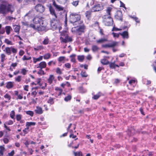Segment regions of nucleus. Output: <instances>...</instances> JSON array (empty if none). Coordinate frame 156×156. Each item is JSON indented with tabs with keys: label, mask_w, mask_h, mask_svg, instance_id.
I'll return each mask as SVG.
<instances>
[{
	"label": "nucleus",
	"mask_w": 156,
	"mask_h": 156,
	"mask_svg": "<svg viewBox=\"0 0 156 156\" xmlns=\"http://www.w3.org/2000/svg\"><path fill=\"white\" fill-rule=\"evenodd\" d=\"M112 34H113L114 37H118L119 36V34H116L114 32H113L112 33Z\"/></svg>",
	"instance_id": "obj_54"
},
{
	"label": "nucleus",
	"mask_w": 156,
	"mask_h": 156,
	"mask_svg": "<svg viewBox=\"0 0 156 156\" xmlns=\"http://www.w3.org/2000/svg\"><path fill=\"white\" fill-rule=\"evenodd\" d=\"M91 11L90 10L87 11L85 13L86 16L88 19H89L91 16Z\"/></svg>",
	"instance_id": "obj_21"
},
{
	"label": "nucleus",
	"mask_w": 156,
	"mask_h": 156,
	"mask_svg": "<svg viewBox=\"0 0 156 156\" xmlns=\"http://www.w3.org/2000/svg\"><path fill=\"white\" fill-rule=\"evenodd\" d=\"M101 63L104 65H106L109 63V61L105 59H101Z\"/></svg>",
	"instance_id": "obj_23"
},
{
	"label": "nucleus",
	"mask_w": 156,
	"mask_h": 156,
	"mask_svg": "<svg viewBox=\"0 0 156 156\" xmlns=\"http://www.w3.org/2000/svg\"><path fill=\"white\" fill-rule=\"evenodd\" d=\"M51 14L54 16L55 18L52 19L50 22V24L52 29L53 30H58L61 33V36L60 39L61 42L66 43L67 42L72 41L71 37H69L66 31H64L62 32H60V30L62 29L60 23L55 19L57 18V14L55 10H50Z\"/></svg>",
	"instance_id": "obj_1"
},
{
	"label": "nucleus",
	"mask_w": 156,
	"mask_h": 156,
	"mask_svg": "<svg viewBox=\"0 0 156 156\" xmlns=\"http://www.w3.org/2000/svg\"><path fill=\"white\" fill-rule=\"evenodd\" d=\"M109 66L112 68H115V64L114 63H110Z\"/></svg>",
	"instance_id": "obj_52"
},
{
	"label": "nucleus",
	"mask_w": 156,
	"mask_h": 156,
	"mask_svg": "<svg viewBox=\"0 0 156 156\" xmlns=\"http://www.w3.org/2000/svg\"><path fill=\"white\" fill-rule=\"evenodd\" d=\"M101 95V94L100 92H99L97 94L94 95L92 98L94 99L97 100L100 97Z\"/></svg>",
	"instance_id": "obj_26"
},
{
	"label": "nucleus",
	"mask_w": 156,
	"mask_h": 156,
	"mask_svg": "<svg viewBox=\"0 0 156 156\" xmlns=\"http://www.w3.org/2000/svg\"><path fill=\"white\" fill-rule=\"evenodd\" d=\"M76 56V55L73 54L70 56V57L71 58V61L73 62H76V59L75 57Z\"/></svg>",
	"instance_id": "obj_27"
},
{
	"label": "nucleus",
	"mask_w": 156,
	"mask_h": 156,
	"mask_svg": "<svg viewBox=\"0 0 156 156\" xmlns=\"http://www.w3.org/2000/svg\"><path fill=\"white\" fill-rule=\"evenodd\" d=\"M33 16V13L32 11H30L28 13L25 15V17L28 16L29 17H31Z\"/></svg>",
	"instance_id": "obj_31"
},
{
	"label": "nucleus",
	"mask_w": 156,
	"mask_h": 156,
	"mask_svg": "<svg viewBox=\"0 0 156 156\" xmlns=\"http://www.w3.org/2000/svg\"><path fill=\"white\" fill-rule=\"evenodd\" d=\"M65 66L66 67L68 68H70L71 67V65L69 63L65 64Z\"/></svg>",
	"instance_id": "obj_58"
},
{
	"label": "nucleus",
	"mask_w": 156,
	"mask_h": 156,
	"mask_svg": "<svg viewBox=\"0 0 156 156\" xmlns=\"http://www.w3.org/2000/svg\"><path fill=\"white\" fill-rule=\"evenodd\" d=\"M84 58V56L83 55H78V59L80 62H82L83 61Z\"/></svg>",
	"instance_id": "obj_28"
},
{
	"label": "nucleus",
	"mask_w": 156,
	"mask_h": 156,
	"mask_svg": "<svg viewBox=\"0 0 156 156\" xmlns=\"http://www.w3.org/2000/svg\"><path fill=\"white\" fill-rule=\"evenodd\" d=\"M37 92L35 91H33L31 93V95L33 96L34 97H35L37 94Z\"/></svg>",
	"instance_id": "obj_61"
},
{
	"label": "nucleus",
	"mask_w": 156,
	"mask_h": 156,
	"mask_svg": "<svg viewBox=\"0 0 156 156\" xmlns=\"http://www.w3.org/2000/svg\"><path fill=\"white\" fill-rule=\"evenodd\" d=\"M3 141L5 144H7L9 142V140L7 138H5L3 139Z\"/></svg>",
	"instance_id": "obj_51"
},
{
	"label": "nucleus",
	"mask_w": 156,
	"mask_h": 156,
	"mask_svg": "<svg viewBox=\"0 0 156 156\" xmlns=\"http://www.w3.org/2000/svg\"><path fill=\"white\" fill-rule=\"evenodd\" d=\"M38 74H43V75L45 73L44 71L42 70V69H40L38 72Z\"/></svg>",
	"instance_id": "obj_55"
},
{
	"label": "nucleus",
	"mask_w": 156,
	"mask_h": 156,
	"mask_svg": "<svg viewBox=\"0 0 156 156\" xmlns=\"http://www.w3.org/2000/svg\"><path fill=\"white\" fill-rule=\"evenodd\" d=\"M49 39L48 38H45L43 42V44L44 45L47 44L49 42Z\"/></svg>",
	"instance_id": "obj_41"
},
{
	"label": "nucleus",
	"mask_w": 156,
	"mask_h": 156,
	"mask_svg": "<svg viewBox=\"0 0 156 156\" xmlns=\"http://www.w3.org/2000/svg\"><path fill=\"white\" fill-rule=\"evenodd\" d=\"M5 42L8 44L12 45L13 44L12 42L7 39H5Z\"/></svg>",
	"instance_id": "obj_33"
},
{
	"label": "nucleus",
	"mask_w": 156,
	"mask_h": 156,
	"mask_svg": "<svg viewBox=\"0 0 156 156\" xmlns=\"http://www.w3.org/2000/svg\"><path fill=\"white\" fill-rule=\"evenodd\" d=\"M99 49V48L96 45H93L92 46V50L93 52H95Z\"/></svg>",
	"instance_id": "obj_24"
},
{
	"label": "nucleus",
	"mask_w": 156,
	"mask_h": 156,
	"mask_svg": "<svg viewBox=\"0 0 156 156\" xmlns=\"http://www.w3.org/2000/svg\"><path fill=\"white\" fill-rule=\"evenodd\" d=\"M55 79V77L53 75H49L48 78V82L50 84H51L53 80Z\"/></svg>",
	"instance_id": "obj_14"
},
{
	"label": "nucleus",
	"mask_w": 156,
	"mask_h": 156,
	"mask_svg": "<svg viewBox=\"0 0 156 156\" xmlns=\"http://www.w3.org/2000/svg\"><path fill=\"white\" fill-rule=\"evenodd\" d=\"M96 9H98V10H99V9H103L102 7H101V8L100 5V4L96 6Z\"/></svg>",
	"instance_id": "obj_60"
},
{
	"label": "nucleus",
	"mask_w": 156,
	"mask_h": 156,
	"mask_svg": "<svg viewBox=\"0 0 156 156\" xmlns=\"http://www.w3.org/2000/svg\"><path fill=\"white\" fill-rule=\"evenodd\" d=\"M4 97L5 98H7L9 100H10L11 98V96L8 94H6L4 96Z\"/></svg>",
	"instance_id": "obj_47"
},
{
	"label": "nucleus",
	"mask_w": 156,
	"mask_h": 156,
	"mask_svg": "<svg viewBox=\"0 0 156 156\" xmlns=\"http://www.w3.org/2000/svg\"><path fill=\"white\" fill-rule=\"evenodd\" d=\"M14 154V150L12 151L11 152L8 154V155L9 156H13Z\"/></svg>",
	"instance_id": "obj_63"
},
{
	"label": "nucleus",
	"mask_w": 156,
	"mask_h": 156,
	"mask_svg": "<svg viewBox=\"0 0 156 156\" xmlns=\"http://www.w3.org/2000/svg\"><path fill=\"white\" fill-rule=\"evenodd\" d=\"M135 82V81L134 80H131L129 81V83L130 85H131L132 83H134Z\"/></svg>",
	"instance_id": "obj_62"
},
{
	"label": "nucleus",
	"mask_w": 156,
	"mask_h": 156,
	"mask_svg": "<svg viewBox=\"0 0 156 156\" xmlns=\"http://www.w3.org/2000/svg\"><path fill=\"white\" fill-rule=\"evenodd\" d=\"M80 15L76 13H72L69 16V21L72 23H73V25L76 24V23H78L80 19Z\"/></svg>",
	"instance_id": "obj_4"
},
{
	"label": "nucleus",
	"mask_w": 156,
	"mask_h": 156,
	"mask_svg": "<svg viewBox=\"0 0 156 156\" xmlns=\"http://www.w3.org/2000/svg\"><path fill=\"white\" fill-rule=\"evenodd\" d=\"M12 5L7 3H3L0 5V10H10Z\"/></svg>",
	"instance_id": "obj_8"
},
{
	"label": "nucleus",
	"mask_w": 156,
	"mask_h": 156,
	"mask_svg": "<svg viewBox=\"0 0 156 156\" xmlns=\"http://www.w3.org/2000/svg\"><path fill=\"white\" fill-rule=\"evenodd\" d=\"M36 124V123L35 122H27L26 123V126H34Z\"/></svg>",
	"instance_id": "obj_32"
},
{
	"label": "nucleus",
	"mask_w": 156,
	"mask_h": 156,
	"mask_svg": "<svg viewBox=\"0 0 156 156\" xmlns=\"http://www.w3.org/2000/svg\"><path fill=\"white\" fill-rule=\"evenodd\" d=\"M3 51L6 53V54L9 55H10L12 53L14 55H15L17 52V49L13 47H6L5 48Z\"/></svg>",
	"instance_id": "obj_6"
},
{
	"label": "nucleus",
	"mask_w": 156,
	"mask_h": 156,
	"mask_svg": "<svg viewBox=\"0 0 156 156\" xmlns=\"http://www.w3.org/2000/svg\"><path fill=\"white\" fill-rule=\"evenodd\" d=\"M71 98V96L70 95H68L64 98V100L66 101H68L70 100Z\"/></svg>",
	"instance_id": "obj_38"
},
{
	"label": "nucleus",
	"mask_w": 156,
	"mask_h": 156,
	"mask_svg": "<svg viewBox=\"0 0 156 156\" xmlns=\"http://www.w3.org/2000/svg\"><path fill=\"white\" fill-rule=\"evenodd\" d=\"M78 3L79 1H75L73 2L72 3V4L73 5L76 6L78 5Z\"/></svg>",
	"instance_id": "obj_49"
},
{
	"label": "nucleus",
	"mask_w": 156,
	"mask_h": 156,
	"mask_svg": "<svg viewBox=\"0 0 156 156\" xmlns=\"http://www.w3.org/2000/svg\"><path fill=\"white\" fill-rule=\"evenodd\" d=\"M28 71L24 68H23L21 69L20 73L22 74L23 75H25L27 73Z\"/></svg>",
	"instance_id": "obj_30"
},
{
	"label": "nucleus",
	"mask_w": 156,
	"mask_h": 156,
	"mask_svg": "<svg viewBox=\"0 0 156 156\" xmlns=\"http://www.w3.org/2000/svg\"><path fill=\"white\" fill-rule=\"evenodd\" d=\"M108 41V36L106 35L104 36L103 37L97 40L96 41V43L98 44L103 43Z\"/></svg>",
	"instance_id": "obj_9"
},
{
	"label": "nucleus",
	"mask_w": 156,
	"mask_h": 156,
	"mask_svg": "<svg viewBox=\"0 0 156 156\" xmlns=\"http://www.w3.org/2000/svg\"><path fill=\"white\" fill-rule=\"evenodd\" d=\"M122 15L121 10H117L116 14L115 16V18L121 21H122Z\"/></svg>",
	"instance_id": "obj_10"
},
{
	"label": "nucleus",
	"mask_w": 156,
	"mask_h": 156,
	"mask_svg": "<svg viewBox=\"0 0 156 156\" xmlns=\"http://www.w3.org/2000/svg\"><path fill=\"white\" fill-rule=\"evenodd\" d=\"M13 86V82H9L7 83L6 87L8 89L12 88Z\"/></svg>",
	"instance_id": "obj_17"
},
{
	"label": "nucleus",
	"mask_w": 156,
	"mask_h": 156,
	"mask_svg": "<svg viewBox=\"0 0 156 156\" xmlns=\"http://www.w3.org/2000/svg\"><path fill=\"white\" fill-rule=\"evenodd\" d=\"M5 55L4 54H2L1 55V62H3L5 60Z\"/></svg>",
	"instance_id": "obj_29"
},
{
	"label": "nucleus",
	"mask_w": 156,
	"mask_h": 156,
	"mask_svg": "<svg viewBox=\"0 0 156 156\" xmlns=\"http://www.w3.org/2000/svg\"><path fill=\"white\" fill-rule=\"evenodd\" d=\"M36 81L37 82V84H38L40 86H42V84L40 83L41 81V79L40 78H37L36 80Z\"/></svg>",
	"instance_id": "obj_43"
},
{
	"label": "nucleus",
	"mask_w": 156,
	"mask_h": 156,
	"mask_svg": "<svg viewBox=\"0 0 156 156\" xmlns=\"http://www.w3.org/2000/svg\"><path fill=\"white\" fill-rule=\"evenodd\" d=\"M123 38L128 39L129 38V34L127 31H124L122 33H120Z\"/></svg>",
	"instance_id": "obj_13"
},
{
	"label": "nucleus",
	"mask_w": 156,
	"mask_h": 156,
	"mask_svg": "<svg viewBox=\"0 0 156 156\" xmlns=\"http://www.w3.org/2000/svg\"><path fill=\"white\" fill-rule=\"evenodd\" d=\"M51 56V55L49 53H47L45 54L44 56L43 57L44 59H48L50 58Z\"/></svg>",
	"instance_id": "obj_25"
},
{
	"label": "nucleus",
	"mask_w": 156,
	"mask_h": 156,
	"mask_svg": "<svg viewBox=\"0 0 156 156\" xmlns=\"http://www.w3.org/2000/svg\"><path fill=\"white\" fill-rule=\"evenodd\" d=\"M119 42H118L113 41L111 43L108 44L103 45L102 47L105 48H113L112 50L113 52H115L117 51L116 49L114 48L118 45Z\"/></svg>",
	"instance_id": "obj_7"
},
{
	"label": "nucleus",
	"mask_w": 156,
	"mask_h": 156,
	"mask_svg": "<svg viewBox=\"0 0 156 156\" xmlns=\"http://www.w3.org/2000/svg\"><path fill=\"white\" fill-rule=\"evenodd\" d=\"M35 113L36 114H41L43 113V111L42 108L39 106H37L36 109L34 110Z\"/></svg>",
	"instance_id": "obj_12"
},
{
	"label": "nucleus",
	"mask_w": 156,
	"mask_h": 156,
	"mask_svg": "<svg viewBox=\"0 0 156 156\" xmlns=\"http://www.w3.org/2000/svg\"><path fill=\"white\" fill-rule=\"evenodd\" d=\"M61 4H64L67 1V0H57Z\"/></svg>",
	"instance_id": "obj_57"
},
{
	"label": "nucleus",
	"mask_w": 156,
	"mask_h": 156,
	"mask_svg": "<svg viewBox=\"0 0 156 156\" xmlns=\"http://www.w3.org/2000/svg\"><path fill=\"white\" fill-rule=\"evenodd\" d=\"M55 90L58 91V92H59L58 94V95H60L62 93V90L60 88L58 87H56L55 88Z\"/></svg>",
	"instance_id": "obj_37"
},
{
	"label": "nucleus",
	"mask_w": 156,
	"mask_h": 156,
	"mask_svg": "<svg viewBox=\"0 0 156 156\" xmlns=\"http://www.w3.org/2000/svg\"><path fill=\"white\" fill-rule=\"evenodd\" d=\"M37 68H40L42 69L45 68L46 66V63L44 61L41 62L39 64L35 66Z\"/></svg>",
	"instance_id": "obj_11"
},
{
	"label": "nucleus",
	"mask_w": 156,
	"mask_h": 156,
	"mask_svg": "<svg viewBox=\"0 0 156 156\" xmlns=\"http://www.w3.org/2000/svg\"><path fill=\"white\" fill-rule=\"evenodd\" d=\"M99 33L101 35H104V36H105L103 33V30L101 28L100 29Z\"/></svg>",
	"instance_id": "obj_56"
},
{
	"label": "nucleus",
	"mask_w": 156,
	"mask_h": 156,
	"mask_svg": "<svg viewBox=\"0 0 156 156\" xmlns=\"http://www.w3.org/2000/svg\"><path fill=\"white\" fill-rule=\"evenodd\" d=\"M26 113L27 115H29L31 116H33L34 114V112L31 111H26Z\"/></svg>",
	"instance_id": "obj_36"
},
{
	"label": "nucleus",
	"mask_w": 156,
	"mask_h": 156,
	"mask_svg": "<svg viewBox=\"0 0 156 156\" xmlns=\"http://www.w3.org/2000/svg\"><path fill=\"white\" fill-rule=\"evenodd\" d=\"M13 28L14 30V32L17 33H19L20 29V26L17 25H14L13 26Z\"/></svg>",
	"instance_id": "obj_18"
},
{
	"label": "nucleus",
	"mask_w": 156,
	"mask_h": 156,
	"mask_svg": "<svg viewBox=\"0 0 156 156\" xmlns=\"http://www.w3.org/2000/svg\"><path fill=\"white\" fill-rule=\"evenodd\" d=\"M74 154L75 156H82V154L81 152H75Z\"/></svg>",
	"instance_id": "obj_50"
},
{
	"label": "nucleus",
	"mask_w": 156,
	"mask_h": 156,
	"mask_svg": "<svg viewBox=\"0 0 156 156\" xmlns=\"http://www.w3.org/2000/svg\"><path fill=\"white\" fill-rule=\"evenodd\" d=\"M130 17L131 18L133 19L136 23H139L140 22V21L138 20V18L136 16H131Z\"/></svg>",
	"instance_id": "obj_48"
},
{
	"label": "nucleus",
	"mask_w": 156,
	"mask_h": 156,
	"mask_svg": "<svg viewBox=\"0 0 156 156\" xmlns=\"http://www.w3.org/2000/svg\"><path fill=\"white\" fill-rule=\"evenodd\" d=\"M33 23L35 24H31L30 27L34 29L39 30L40 26L45 27L46 25H44V22L43 20V18L41 16H35L33 20Z\"/></svg>",
	"instance_id": "obj_2"
},
{
	"label": "nucleus",
	"mask_w": 156,
	"mask_h": 156,
	"mask_svg": "<svg viewBox=\"0 0 156 156\" xmlns=\"http://www.w3.org/2000/svg\"><path fill=\"white\" fill-rule=\"evenodd\" d=\"M6 32L7 34H10V31L12 30L11 27L10 26H7L5 28Z\"/></svg>",
	"instance_id": "obj_22"
},
{
	"label": "nucleus",
	"mask_w": 156,
	"mask_h": 156,
	"mask_svg": "<svg viewBox=\"0 0 156 156\" xmlns=\"http://www.w3.org/2000/svg\"><path fill=\"white\" fill-rule=\"evenodd\" d=\"M81 74L83 77H87V76L86 72L84 71H82L81 72Z\"/></svg>",
	"instance_id": "obj_44"
},
{
	"label": "nucleus",
	"mask_w": 156,
	"mask_h": 156,
	"mask_svg": "<svg viewBox=\"0 0 156 156\" xmlns=\"http://www.w3.org/2000/svg\"><path fill=\"white\" fill-rule=\"evenodd\" d=\"M5 150V148L2 146H0V152H4Z\"/></svg>",
	"instance_id": "obj_53"
},
{
	"label": "nucleus",
	"mask_w": 156,
	"mask_h": 156,
	"mask_svg": "<svg viewBox=\"0 0 156 156\" xmlns=\"http://www.w3.org/2000/svg\"><path fill=\"white\" fill-rule=\"evenodd\" d=\"M22 117V115L20 114H17L16 115V120L18 121L20 120Z\"/></svg>",
	"instance_id": "obj_39"
},
{
	"label": "nucleus",
	"mask_w": 156,
	"mask_h": 156,
	"mask_svg": "<svg viewBox=\"0 0 156 156\" xmlns=\"http://www.w3.org/2000/svg\"><path fill=\"white\" fill-rule=\"evenodd\" d=\"M85 29V27L84 25L78 26L72 28V32L76 33L79 35H81L82 33L84 32V30Z\"/></svg>",
	"instance_id": "obj_5"
},
{
	"label": "nucleus",
	"mask_w": 156,
	"mask_h": 156,
	"mask_svg": "<svg viewBox=\"0 0 156 156\" xmlns=\"http://www.w3.org/2000/svg\"><path fill=\"white\" fill-rule=\"evenodd\" d=\"M43 56H40L39 58H35L34 57L33 58V62L35 63L37 62L40 61L42 60Z\"/></svg>",
	"instance_id": "obj_19"
},
{
	"label": "nucleus",
	"mask_w": 156,
	"mask_h": 156,
	"mask_svg": "<svg viewBox=\"0 0 156 156\" xmlns=\"http://www.w3.org/2000/svg\"><path fill=\"white\" fill-rule=\"evenodd\" d=\"M35 9L36 10H44L45 8L41 4H38L35 6Z\"/></svg>",
	"instance_id": "obj_15"
},
{
	"label": "nucleus",
	"mask_w": 156,
	"mask_h": 156,
	"mask_svg": "<svg viewBox=\"0 0 156 156\" xmlns=\"http://www.w3.org/2000/svg\"><path fill=\"white\" fill-rule=\"evenodd\" d=\"M21 76H18L17 77L15 78V80L18 82H20L21 80Z\"/></svg>",
	"instance_id": "obj_40"
},
{
	"label": "nucleus",
	"mask_w": 156,
	"mask_h": 156,
	"mask_svg": "<svg viewBox=\"0 0 156 156\" xmlns=\"http://www.w3.org/2000/svg\"><path fill=\"white\" fill-rule=\"evenodd\" d=\"M92 56L90 55H88L87 57H86V58L88 60H90L92 59Z\"/></svg>",
	"instance_id": "obj_64"
},
{
	"label": "nucleus",
	"mask_w": 156,
	"mask_h": 156,
	"mask_svg": "<svg viewBox=\"0 0 156 156\" xmlns=\"http://www.w3.org/2000/svg\"><path fill=\"white\" fill-rule=\"evenodd\" d=\"M53 5L55 7L56 9H58V10H63L62 7L60 6L57 5L55 0H52Z\"/></svg>",
	"instance_id": "obj_16"
},
{
	"label": "nucleus",
	"mask_w": 156,
	"mask_h": 156,
	"mask_svg": "<svg viewBox=\"0 0 156 156\" xmlns=\"http://www.w3.org/2000/svg\"><path fill=\"white\" fill-rule=\"evenodd\" d=\"M65 58L64 56H61L58 58V61L59 62H62L63 61Z\"/></svg>",
	"instance_id": "obj_46"
},
{
	"label": "nucleus",
	"mask_w": 156,
	"mask_h": 156,
	"mask_svg": "<svg viewBox=\"0 0 156 156\" xmlns=\"http://www.w3.org/2000/svg\"><path fill=\"white\" fill-rule=\"evenodd\" d=\"M48 103L51 105H52L54 103V99L53 98H50L48 101Z\"/></svg>",
	"instance_id": "obj_34"
},
{
	"label": "nucleus",
	"mask_w": 156,
	"mask_h": 156,
	"mask_svg": "<svg viewBox=\"0 0 156 156\" xmlns=\"http://www.w3.org/2000/svg\"><path fill=\"white\" fill-rule=\"evenodd\" d=\"M120 6L121 7H124L125 9H126V7L125 6V5L121 1H120Z\"/></svg>",
	"instance_id": "obj_59"
},
{
	"label": "nucleus",
	"mask_w": 156,
	"mask_h": 156,
	"mask_svg": "<svg viewBox=\"0 0 156 156\" xmlns=\"http://www.w3.org/2000/svg\"><path fill=\"white\" fill-rule=\"evenodd\" d=\"M10 11H11V13H12L13 12L12 10H0V14H2L3 16H5Z\"/></svg>",
	"instance_id": "obj_20"
},
{
	"label": "nucleus",
	"mask_w": 156,
	"mask_h": 156,
	"mask_svg": "<svg viewBox=\"0 0 156 156\" xmlns=\"http://www.w3.org/2000/svg\"><path fill=\"white\" fill-rule=\"evenodd\" d=\"M56 72L57 74L60 75L62 73V72L61 69L59 68H57L56 69Z\"/></svg>",
	"instance_id": "obj_42"
},
{
	"label": "nucleus",
	"mask_w": 156,
	"mask_h": 156,
	"mask_svg": "<svg viewBox=\"0 0 156 156\" xmlns=\"http://www.w3.org/2000/svg\"><path fill=\"white\" fill-rule=\"evenodd\" d=\"M31 59V57H29L28 58H27V57L25 55L23 56V58H22V59L23 60H29Z\"/></svg>",
	"instance_id": "obj_45"
},
{
	"label": "nucleus",
	"mask_w": 156,
	"mask_h": 156,
	"mask_svg": "<svg viewBox=\"0 0 156 156\" xmlns=\"http://www.w3.org/2000/svg\"><path fill=\"white\" fill-rule=\"evenodd\" d=\"M15 112L14 111H12L10 113V116L13 119H15Z\"/></svg>",
	"instance_id": "obj_35"
},
{
	"label": "nucleus",
	"mask_w": 156,
	"mask_h": 156,
	"mask_svg": "<svg viewBox=\"0 0 156 156\" xmlns=\"http://www.w3.org/2000/svg\"><path fill=\"white\" fill-rule=\"evenodd\" d=\"M107 13L108 15L105 16L103 17V23L107 26H111L113 23L112 19L110 16V12L111 10H106Z\"/></svg>",
	"instance_id": "obj_3"
}]
</instances>
